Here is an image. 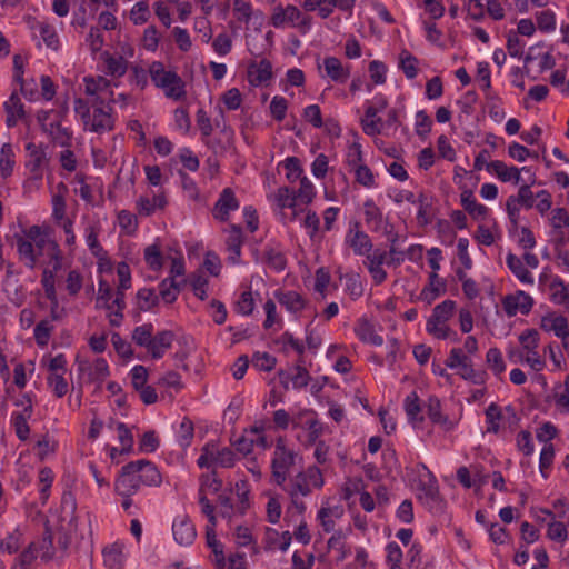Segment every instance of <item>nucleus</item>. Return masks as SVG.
<instances>
[{
	"mask_svg": "<svg viewBox=\"0 0 569 569\" xmlns=\"http://www.w3.org/2000/svg\"><path fill=\"white\" fill-rule=\"evenodd\" d=\"M456 303L452 300H445L437 305L432 315L429 317L426 323V330L429 335H432L437 339H448L451 330L446 322L450 319L453 313Z\"/></svg>",
	"mask_w": 569,
	"mask_h": 569,
	"instance_id": "nucleus-9",
	"label": "nucleus"
},
{
	"mask_svg": "<svg viewBox=\"0 0 569 569\" xmlns=\"http://www.w3.org/2000/svg\"><path fill=\"white\" fill-rule=\"evenodd\" d=\"M533 306V299L522 290L513 295H508L502 299V307L508 317H513L518 312L528 315Z\"/></svg>",
	"mask_w": 569,
	"mask_h": 569,
	"instance_id": "nucleus-18",
	"label": "nucleus"
},
{
	"mask_svg": "<svg viewBox=\"0 0 569 569\" xmlns=\"http://www.w3.org/2000/svg\"><path fill=\"white\" fill-rule=\"evenodd\" d=\"M541 329L545 331H553L558 338H565V336H568L569 330L568 320L563 316L548 313L541 319Z\"/></svg>",
	"mask_w": 569,
	"mask_h": 569,
	"instance_id": "nucleus-37",
	"label": "nucleus"
},
{
	"mask_svg": "<svg viewBox=\"0 0 569 569\" xmlns=\"http://www.w3.org/2000/svg\"><path fill=\"white\" fill-rule=\"evenodd\" d=\"M280 166L286 170V178L290 183L299 182L305 176L300 160L296 157L286 158Z\"/></svg>",
	"mask_w": 569,
	"mask_h": 569,
	"instance_id": "nucleus-48",
	"label": "nucleus"
},
{
	"mask_svg": "<svg viewBox=\"0 0 569 569\" xmlns=\"http://www.w3.org/2000/svg\"><path fill=\"white\" fill-rule=\"evenodd\" d=\"M240 208V201L231 188H224L212 209V217L221 222H227L232 212Z\"/></svg>",
	"mask_w": 569,
	"mask_h": 569,
	"instance_id": "nucleus-15",
	"label": "nucleus"
},
{
	"mask_svg": "<svg viewBox=\"0 0 569 569\" xmlns=\"http://www.w3.org/2000/svg\"><path fill=\"white\" fill-rule=\"evenodd\" d=\"M151 17L148 0H141L133 4L129 12V20L134 26H141L149 21Z\"/></svg>",
	"mask_w": 569,
	"mask_h": 569,
	"instance_id": "nucleus-50",
	"label": "nucleus"
},
{
	"mask_svg": "<svg viewBox=\"0 0 569 569\" xmlns=\"http://www.w3.org/2000/svg\"><path fill=\"white\" fill-rule=\"evenodd\" d=\"M360 123H361L363 132L367 136L376 137V136L380 134L382 131L383 122H382L381 117H379V116L369 117L368 113H365L363 117L361 118Z\"/></svg>",
	"mask_w": 569,
	"mask_h": 569,
	"instance_id": "nucleus-62",
	"label": "nucleus"
},
{
	"mask_svg": "<svg viewBox=\"0 0 569 569\" xmlns=\"http://www.w3.org/2000/svg\"><path fill=\"white\" fill-rule=\"evenodd\" d=\"M422 468L427 470L429 480L428 482H419L418 489L420 493L418 498L430 511H441L445 502L440 497L438 480L425 465H422Z\"/></svg>",
	"mask_w": 569,
	"mask_h": 569,
	"instance_id": "nucleus-14",
	"label": "nucleus"
},
{
	"mask_svg": "<svg viewBox=\"0 0 569 569\" xmlns=\"http://www.w3.org/2000/svg\"><path fill=\"white\" fill-rule=\"evenodd\" d=\"M403 408L407 415L408 422L413 428H420L425 421L421 415L420 400L416 391H411L403 400Z\"/></svg>",
	"mask_w": 569,
	"mask_h": 569,
	"instance_id": "nucleus-29",
	"label": "nucleus"
},
{
	"mask_svg": "<svg viewBox=\"0 0 569 569\" xmlns=\"http://www.w3.org/2000/svg\"><path fill=\"white\" fill-rule=\"evenodd\" d=\"M140 462H128L124 465L114 481V490L119 496H133L143 485L140 480Z\"/></svg>",
	"mask_w": 569,
	"mask_h": 569,
	"instance_id": "nucleus-12",
	"label": "nucleus"
},
{
	"mask_svg": "<svg viewBox=\"0 0 569 569\" xmlns=\"http://www.w3.org/2000/svg\"><path fill=\"white\" fill-rule=\"evenodd\" d=\"M16 166V152L11 143L2 144L0 149V173L2 178H8L12 174Z\"/></svg>",
	"mask_w": 569,
	"mask_h": 569,
	"instance_id": "nucleus-43",
	"label": "nucleus"
},
{
	"mask_svg": "<svg viewBox=\"0 0 569 569\" xmlns=\"http://www.w3.org/2000/svg\"><path fill=\"white\" fill-rule=\"evenodd\" d=\"M170 259V269L169 277L162 281L161 284H177L174 281L177 278H181L186 273V262L184 257L181 251H176L174 254L169 256Z\"/></svg>",
	"mask_w": 569,
	"mask_h": 569,
	"instance_id": "nucleus-44",
	"label": "nucleus"
},
{
	"mask_svg": "<svg viewBox=\"0 0 569 569\" xmlns=\"http://www.w3.org/2000/svg\"><path fill=\"white\" fill-rule=\"evenodd\" d=\"M7 113L6 123L9 128L17 126L18 121L24 116L23 104L17 92H12L4 102Z\"/></svg>",
	"mask_w": 569,
	"mask_h": 569,
	"instance_id": "nucleus-33",
	"label": "nucleus"
},
{
	"mask_svg": "<svg viewBox=\"0 0 569 569\" xmlns=\"http://www.w3.org/2000/svg\"><path fill=\"white\" fill-rule=\"evenodd\" d=\"M307 417L306 420L301 422V427L308 430V442L316 443L318 438L323 432L322 423L316 418V412L312 410H303L299 413L298 419L302 420L303 417Z\"/></svg>",
	"mask_w": 569,
	"mask_h": 569,
	"instance_id": "nucleus-31",
	"label": "nucleus"
},
{
	"mask_svg": "<svg viewBox=\"0 0 569 569\" xmlns=\"http://www.w3.org/2000/svg\"><path fill=\"white\" fill-rule=\"evenodd\" d=\"M507 266L521 282H532L530 272L517 256L509 253L507 257Z\"/></svg>",
	"mask_w": 569,
	"mask_h": 569,
	"instance_id": "nucleus-60",
	"label": "nucleus"
},
{
	"mask_svg": "<svg viewBox=\"0 0 569 569\" xmlns=\"http://www.w3.org/2000/svg\"><path fill=\"white\" fill-rule=\"evenodd\" d=\"M307 481V472H299L286 490L289 493V496L301 495L303 497H307L311 493V489Z\"/></svg>",
	"mask_w": 569,
	"mask_h": 569,
	"instance_id": "nucleus-61",
	"label": "nucleus"
},
{
	"mask_svg": "<svg viewBox=\"0 0 569 569\" xmlns=\"http://www.w3.org/2000/svg\"><path fill=\"white\" fill-rule=\"evenodd\" d=\"M160 43V33L156 26H148L142 33L141 46L148 52H156Z\"/></svg>",
	"mask_w": 569,
	"mask_h": 569,
	"instance_id": "nucleus-58",
	"label": "nucleus"
},
{
	"mask_svg": "<svg viewBox=\"0 0 569 569\" xmlns=\"http://www.w3.org/2000/svg\"><path fill=\"white\" fill-rule=\"evenodd\" d=\"M172 535L180 546H190L197 537V531L187 516H178L172 523Z\"/></svg>",
	"mask_w": 569,
	"mask_h": 569,
	"instance_id": "nucleus-22",
	"label": "nucleus"
},
{
	"mask_svg": "<svg viewBox=\"0 0 569 569\" xmlns=\"http://www.w3.org/2000/svg\"><path fill=\"white\" fill-rule=\"evenodd\" d=\"M443 261L442 251L439 248H431L427 251L426 263L429 271V284H443L439 279L438 272L441 269V262Z\"/></svg>",
	"mask_w": 569,
	"mask_h": 569,
	"instance_id": "nucleus-39",
	"label": "nucleus"
},
{
	"mask_svg": "<svg viewBox=\"0 0 569 569\" xmlns=\"http://www.w3.org/2000/svg\"><path fill=\"white\" fill-rule=\"evenodd\" d=\"M399 67L408 79H413L418 74V59L408 50H402L399 56Z\"/></svg>",
	"mask_w": 569,
	"mask_h": 569,
	"instance_id": "nucleus-55",
	"label": "nucleus"
},
{
	"mask_svg": "<svg viewBox=\"0 0 569 569\" xmlns=\"http://www.w3.org/2000/svg\"><path fill=\"white\" fill-rule=\"evenodd\" d=\"M486 362L495 376H500L506 370V365H505V361L502 358V353L496 347H492L488 350V352L486 355Z\"/></svg>",
	"mask_w": 569,
	"mask_h": 569,
	"instance_id": "nucleus-59",
	"label": "nucleus"
},
{
	"mask_svg": "<svg viewBox=\"0 0 569 569\" xmlns=\"http://www.w3.org/2000/svg\"><path fill=\"white\" fill-rule=\"evenodd\" d=\"M227 233L226 246L229 252V260L233 263L238 262L241 254V247L243 243L242 229L238 224H231L224 230Z\"/></svg>",
	"mask_w": 569,
	"mask_h": 569,
	"instance_id": "nucleus-28",
	"label": "nucleus"
},
{
	"mask_svg": "<svg viewBox=\"0 0 569 569\" xmlns=\"http://www.w3.org/2000/svg\"><path fill=\"white\" fill-rule=\"evenodd\" d=\"M27 161L26 167L36 179H41L43 170L48 164V157L44 148L41 144L29 142L26 147Z\"/></svg>",
	"mask_w": 569,
	"mask_h": 569,
	"instance_id": "nucleus-19",
	"label": "nucleus"
},
{
	"mask_svg": "<svg viewBox=\"0 0 569 569\" xmlns=\"http://www.w3.org/2000/svg\"><path fill=\"white\" fill-rule=\"evenodd\" d=\"M134 462H140L139 471H140V480L143 486L148 487H159L162 482L161 473L159 472L156 465L147 459L136 460Z\"/></svg>",
	"mask_w": 569,
	"mask_h": 569,
	"instance_id": "nucleus-34",
	"label": "nucleus"
},
{
	"mask_svg": "<svg viewBox=\"0 0 569 569\" xmlns=\"http://www.w3.org/2000/svg\"><path fill=\"white\" fill-rule=\"evenodd\" d=\"M73 109L77 117L80 118L84 130L91 132H106L114 127V118L112 108L107 102L90 101V103L81 98L74 100Z\"/></svg>",
	"mask_w": 569,
	"mask_h": 569,
	"instance_id": "nucleus-2",
	"label": "nucleus"
},
{
	"mask_svg": "<svg viewBox=\"0 0 569 569\" xmlns=\"http://www.w3.org/2000/svg\"><path fill=\"white\" fill-rule=\"evenodd\" d=\"M460 204L473 220L483 221L489 217V208L479 203L470 189H465L460 193Z\"/></svg>",
	"mask_w": 569,
	"mask_h": 569,
	"instance_id": "nucleus-23",
	"label": "nucleus"
},
{
	"mask_svg": "<svg viewBox=\"0 0 569 569\" xmlns=\"http://www.w3.org/2000/svg\"><path fill=\"white\" fill-rule=\"evenodd\" d=\"M154 332V327L152 323H143L138 326L132 331V340L139 347L148 349L151 343V338Z\"/></svg>",
	"mask_w": 569,
	"mask_h": 569,
	"instance_id": "nucleus-56",
	"label": "nucleus"
},
{
	"mask_svg": "<svg viewBox=\"0 0 569 569\" xmlns=\"http://www.w3.org/2000/svg\"><path fill=\"white\" fill-rule=\"evenodd\" d=\"M167 206L168 198L163 190H150L136 199L134 210L140 218H148L157 211L164 210Z\"/></svg>",
	"mask_w": 569,
	"mask_h": 569,
	"instance_id": "nucleus-13",
	"label": "nucleus"
},
{
	"mask_svg": "<svg viewBox=\"0 0 569 569\" xmlns=\"http://www.w3.org/2000/svg\"><path fill=\"white\" fill-rule=\"evenodd\" d=\"M447 287H423L419 293L413 290L409 292V299L411 302L422 301L426 306L431 305L441 295L446 293Z\"/></svg>",
	"mask_w": 569,
	"mask_h": 569,
	"instance_id": "nucleus-46",
	"label": "nucleus"
},
{
	"mask_svg": "<svg viewBox=\"0 0 569 569\" xmlns=\"http://www.w3.org/2000/svg\"><path fill=\"white\" fill-rule=\"evenodd\" d=\"M116 429L118 431V439L122 448L120 455H129L133 450V436L131 430L124 422H117Z\"/></svg>",
	"mask_w": 569,
	"mask_h": 569,
	"instance_id": "nucleus-57",
	"label": "nucleus"
},
{
	"mask_svg": "<svg viewBox=\"0 0 569 569\" xmlns=\"http://www.w3.org/2000/svg\"><path fill=\"white\" fill-rule=\"evenodd\" d=\"M100 61L102 71L110 76L114 82L123 77L128 70V61L122 56L109 51L101 52Z\"/></svg>",
	"mask_w": 569,
	"mask_h": 569,
	"instance_id": "nucleus-20",
	"label": "nucleus"
},
{
	"mask_svg": "<svg viewBox=\"0 0 569 569\" xmlns=\"http://www.w3.org/2000/svg\"><path fill=\"white\" fill-rule=\"evenodd\" d=\"M389 240L391 246L388 251L376 249L367 256L366 264L368 271L377 283L383 282L387 278V272L383 268L385 266L397 267L403 261V253L398 251L395 246L397 236L391 237Z\"/></svg>",
	"mask_w": 569,
	"mask_h": 569,
	"instance_id": "nucleus-5",
	"label": "nucleus"
},
{
	"mask_svg": "<svg viewBox=\"0 0 569 569\" xmlns=\"http://www.w3.org/2000/svg\"><path fill=\"white\" fill-rule=\"evenodd\" d=\"M143 259L150 270L158 272L162 269L164 257L158 241L144 248Z\"/></svg>",
	"mask_w": 569,
	"mask_h": 569,
	"instance_id": "nucleus-40",
	"label": "nucleus"
},
{
	"mask_svg": "<svg viewBox=\"0 0 569 569\" xmlns=\"http://www.w3.org/2000/svg\"><path fill=\"white\" fill-rule=\"evenodd\" d=\"M78 369L81 373L88 375L90 382H102L110 373L108 362L104 358H97L92 363L79 361Z\"/></svg>",
	"mask_w": 569,
	"mask_h": 569,
	"instance_id": "nucleus-24",
	"label": "nucleus"
},
{
	"mask_svg": "<svg viewBox=\"0 0 569 569\" xmlns=\"http://www.w3.org/2000/svg\"><path fill=\"white\" fill-rule=\"evenodd\" d=\"M34 38L43 41L47 48L57 51L60 48V38L56 27L47 20H34L31 24Z\"/></svg>",
	"mask_w": 569,
	"mask_h": 569,
	"instance_id": "nucleus-21",
	"label": "nucleus"
},
{
	"mask_svg": "<svg viewBox=\"0 0 569 569\" xmlns=\"http://www.w3.org/2000/svg\"><path fill=\"white\" fill-rule=\"evenodd\" d=\"M485 99L489 117L495 122H501L506 117L502 99L493 91L486 92Z\"/></svg>",
	"mask_w": 569,
	"mask_h": 569,
	"instance_id": "nucleus-41",
	"label": "nucleus"
},
{
	"mask_svg": "<svg viewBox=\"0 0 569 569\" xmlns=\"http://www.w3.org/2000/svg\"><path fill=\"white\" fill-rule=\"evenodd\" d=\"M296 452L287 449L284 440L279 438L276 442L273 458L271 460L272 478L278 486H282L287 479V472L295 465Z\"/></svg>",
	"mask_w": 569,
	"mask_h": 569,
	"instance_id": "nucleus-10",
	"label": "nucleus"
},
{
	"mask_svg": "<svg viewBox=\"0 0 569 569\" xmlns=\"http://www.w3.org/2000/svg\"><path fill=\"white\" fill-rule=\"evenodd\" d=\"M274 297L291 313L301 311L306 306L302 296L296 291H283L280 289L274 292Z\"/></svg>",
	"mask_w": 569,
	"mask_h": 569,
	"instance_id": "nucleus-32",
	"label": "nucleus"
},
{
	"mask_svg": "<svg viewBox=\"0 0 569 569\" xmlns=\"http://www.w3.org/2000/svg\"><path fill=\"white\" fill-rule=\"evenodd\" d=\"M487 171L496 176L502 182L518 184L520 182L521 170L513 166H507L501 160H492L487 164Z\"/></svg>",
	"mask_w": 569,
	"mask_h": 569,
	"instance_id": "nucleus-25",
	"label": "nucleus"
},
{
	"mask_svg": "<svg viewBox=\"0 0 569 569\" xmlns=\"http://www.w3.org/2000/svg\"><path fill=\"white\" fill-rule=\"evenodd\" d=\"M485 415L487 432L495 435L498 433L500 430V421L503 418L501 408L496 402H491L487 407Z\"/></svg>",
	"mask_w": 569,
	"mask_h": 569,
	"instance_id": "nucleus-51",
	"label": "nucleus"
},
{
	"mask_svg": "<svg viewBox=\"0 0 569 569\" xmlns=\"http://www.w3.org/2000/svg\"><path fill=\"white\" fill-rule=\"evenodd\" d=\"M68 193V188L63 182H60L54 192L52 193L51 204H52V218L54 221H60L68 219L66 214L67 203L66 196Z\"/></svg>",
	"mask_w": 569,
	"mask_h": 569,
	"instance_id": "nucleus-35",
	"label": "nucleus"
},
{
	"mask_svg": "<svg viewBox=\"0 0 569 569\" xmlns=\"http://www.w3.org/2000/svg\"><path fill=\"white\" fill-rule=\"evenodd\" d=\"M292 193L299 207L303 208L308 207L313 201L317 196V190L310 179L303 177L302 180L299 181V187L292 189Z\"/></svg>",
	"mask_w": 569,
	"mask_h": 569,
	"instance_id": "nucleus-36",
	"label": "nucleus"
},
{
	"mask_svg": "<svg viewBox=\"0 0 569 569\" xmlns=\"http://www.w3.org/2000/svg\"><path fill=\"white\" fill-rule=\"evenodd\" d=\"M138 214L137 212L133 213L129 210H120L117 214V221L121 229V232H123L127 236H133L136 234L139 221H138Z\"/></svg>",
	"mask_w": 569,
	"mask_h": 569,
	"instance_id": "nucleus-45",
	"label": "nucleus"
},
{
	"mask_svg": "<svg viewBox=\"0 0 569 569\" xmlns=\"http://www.w3.org/2000/svg\"><path fill=\"white\" fill-rule=\"evenodd\" d=\"M171 36L181 52L190 51L192 47V40L187 29L181 27H173L171 30Z\"/></svg>",
	"mask_w": 569,
	"mask_h": 569,
	"instance_id": "nucleus-64",
	"label": "nucleus"
},
{
	"mask_svg": "<svg viewBox=\"0 0 569 569\" xmlns=\"http://www.w3.org/2000/svg\"><path fill=\"white\" fill-rule=\"evenodd\" d=\"M303 218L300 221L302 228L306 229L311 240H320L322 238L320 218L316 211L303 207Z\"/></svg>",
	"mask_w": 569,
	"mask_h": 569,
	"instance_id": "nucleus-38",
	"label": "nucleus"
},
{
	"mask_svg": "<svg viewBox=\"0 0 569 569\" xmlns=\"http://www.w3.org/2000/svg\"><path fill=\"white\" fill-rule=\"evenodd\" d=\"M19 259L29 268H34L48 254L58 253V243L52 240L46 228L31 226L14 236Z\"/></svg>",
	"mask_w": 569,
	"mask_h": 569,
	"instance_id": "nucleus-1",
	"label": "nucleus"
},
{
	"mask_svg": "<svg viewBox=\"0 0 569 569\" xmlns=\"http://www.w3.org/2000/svg\"><path fill=\"white\" fill-rule=\"evenodd\" d=\"M355 333L363 343H369L377 347L383 343V338L376 333L375 326L365 318L358 320L355 327Z\"/></svg>",
	"mask_w": 569,
	"mask_h": 569,
	"instance_id": "nucleus-30",
	"label": "nucleus"
},
{
	"mask_svg": "<svg viewBox=\"0 0 569 569\" xmlns=\"http://www.w3.org/2000/svg\"><path fill=\"white\" fill-rule=\"evenodd\" d=\"M66 113L67 108H62L41 111L38 114L42 130L61 147H69L72 140V131L62 123Z\"/></svg>",
	"mask_w": 569,
	"mask_h": 569,
	"instance_id": "nucleus-6",
	"label": "nucleus"
},
{
	"mask_svg": "<svg viewBox=\"0 0 569 569\" xmlns=\"http://www.w3.org/2000/svg\"><path fill=\"white\" fill-rule=\"evenodd\" d=\"M317 68L319 77L337 84H345L351 74L350 64H345L339 58L327 56L318 60Z\"/></svg>",
	"mask_w": 569,
	"mask_h": 569,
	"instance_id": "nucleus-11",
	"label": "nucleus"
},
{
	"mask_svg": "<svg viewBox=\"0 0 569 569\" xmlns=\"http://www.w3.org/2000/svg\"><path fill=\"white\" fill-rule=\"evenodd\" d=\"M345 243L351 248L357 256H368L372 249L370 237L360 229L358 223H353L349 227L345 237Z\"/></svg>",
	"mask_w": 569,
	"mask_h": 569,
	"instance_id": "nucleus-17",
	"label": "nucleus"
},
{
	"mask_svg": "<svg viewBox=\"0 0 569 569\" xmlns=\"http://www.w3.org/2000/svg\"><path fill=\"white\" fill-rule=\"evenodd\" d=\"M427 415L433 423L441 425L446 427L447 430L452 428V423L448 417L441 413V402L436 396H431L428 399Z\"/></svg>",
	"mask_w": 569,
	"mask_h": 569,
	"instance_id": "nucleus-42",
	"label": "nucleus"
},
{
	"mask_svg": "<svg viewBox=\"0 0 569 569\" xmlns=\"http://www.w3.org/2000/svg\"><path fill=\"white\" fill-rule=\"evenodd\" d=\"M159 302V295L151 287H141L137 292V306L141 311H149Z\"/></svg>",
	"mask_w": 569,
	"mask_h": 569,
	"instance_id": "nucleus-47",
	"label": "nucleus"
},
{
	"mask_svg": "<svg viewBox=\"0 0 569 569\" xmlns=\"http://www.w3.org/2000/svg\"><path fill=\"white\" fill-rule=\"evenodd\" d=\"M269 24L276 29L293 28L301 34L310 31L312 18L305 14L293 4L282 6L278 3L273 7L269 18Z\"/></svg>",
	"mask_w": 569,
	"mask_h": 569,
	"instance_id": "nucleus-4",
	"label": "nucleus"
},
{
	"mask_svg": "<svg viewBox=\"0 0 569 569\" xmlns=\"http://www.w3.org/2000/svg\"><path fill=\"white\" fill-rule=\"evenodd\" d=\"M38 266L42 267L41 284L60 283L66 277L68 284H74L78 281L79 274L76 271L68 270L59 247L57 254H48Z\"/></svg>",
	"mask_w": 569,
	"mask_h": 569,
	"instance_id": "nucleus-7",
	"label": "nucleus"
},
{
	"mask_svg": "<svg viewBox=\"0 0 569 569\" xmlns=\"http://www.w3.org/2000/svg\"><path fill=\"white\" fill-rule=\"evenodd\" d=\"M268 199L283 223L295 222L301 212H305V209L297 203L292 188L280 187L272 194H269Z\"/></svg>",
	"mask_w": 569,
	"mask_h": 569,
	"instance_id": "nucleus-8",
	"label": "nucleus"
},
{
	"mask_svg": "<svg viewBox=\"0 0 569 569\" xmlns=\"http://www.w3.org/2000/svg\"><path fill=\"white\" fill-rule=\"evenodd\" d=\"M350 170L355 174V181L361 187L367 189L377 187L376 176L366 163L355 167Z\"/></svg>",
	"mask_w": 569,
	"mask_h": 569,
	"instance_id": "nucleus-49",
	"label": "nucleus"
},
{
	"mask_svg": "<svg viewBox=\"0 0 569 569\" xmlns=\"http://www.w3.org/2000/svg\"><path fill=\"white\" fill-rule=\"evenodd\" d=\"M277 345H281V351L287 355L289 348L295 350L298 356H301L305 353V345L301 340L295 338V336L289 332L284 331L277 340Z\"/></svg>",
	"mask_w": 569,
	"mask_h": 569,
	"instance_id": "nucleus-54",
	"label": "nucleus"
},
{
	"mask_svg": "<svg viewBox=\"0 0 569 569\" xmlns=\"http://www.w3.org/2000/svg\"><path fill=\"white\" fill-rule=\"evenodd\" d=\"M84 84L86 93L92 97L91 101L97 102H107L109 97L113 94V87H118L117 82L102 76L84 78Z\"/></svg>",
	"mask_w": 569,
	"mask_h": 569,
	"instance_id": "nucleus-16",
	"label": "nucleus"
},
{
	"mask_svg": "<svg viewBox=\"0 0 569 569\" xmlns=\"http://www.w3.org/2000/svg\"><path fill=\"white\" fill-rule=\"evenodd\" d=\"M272 78V66L267 59L253 62L248 68V80L250 84L259 87L269 82Z\"/></svg>",
	"mask_w": 569,
	"mask_h": 569,
	"instance_id": "nucleus-27",
	"label": "nucleus"
},
{
	"mask_svg": "<svg viewBox=\"0 0 569 569\" xmlns=\"http://www.w3.org/2000/svg\"><path fill=\"white\" fill-rule=\"evenodd\" d=\"M193 422L190 419L184 418L177 431L178 443L181 448L186 449L190 446L193 438Z\"/></svg>",
	"mask_w": 569,
	"mask_h": 569,
	"instance_id": "nucleus-63",
	"label": "nucleus"
},
{
	"mask_svg": "<svg viewBox=\"0 0 569 569\" xmlns=\"http://www.w3.org/2000/svg\"><path fill=\"white\" fill-rule=\"evenodd\" d=\"M498 237L499 230L496 223H493L491 227L481 223L478 226L475 233V239L478 241V243L486 247L492 246Z\"/></svg>",
	"mask_w": 569,
	"mask_h": 569,
	"instance_id": "nucleus-52",
	"label": "nucleus"
},
{
	"mask_svg": "<svg viewBox=\"0 0 569 569\" xmlns=\"http://www.w3.org/2000/svg\"><path fill=\"white\" fill-rule=\"evenodd\" d=\"M148 72L153 84L163 91L166 98L173 101L186 100V82L176 71L168 69L161 61H153Z\"/></svg>",
	"mask_w": 569,
	"mask_h": 569,
	"instance_id": "nucleus-3",
	"label": "nucleus"
},
{
	"mask_svg": "<svg viewBox=\"0 0 569 569\" xmlns=\"http://www.w3.org/2000/svg\"><path fill=\"white\" fill-rule=\"evenodd\" d=\"M458 375L473 385H485L488 378L486 371L473 369L470 359L458 370Z\"/></svg>",
	"mask_w": 569,
	"mask_h": 569,
	"instance_id": "nucleus-53",
	"label": "nucleus"
},
{
	"mask_svg": "<svg viewBox=\"0 0 569 569\" xmlns=\"http://www.w3.org/2000/svg\"><path fill=\"white\" fill-rule=\"evenodd\" d=\"M174 340V333L171 330H161L152 335L151 343L147 351L151 355L152 359H161L166 351L171 348Z\"/></svg>",
	"mask_w": 569,
	"mask_h": 569,
	"instance_id": "nucleus-26",
	"label": "nucleus"
}]
</instances>
